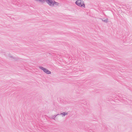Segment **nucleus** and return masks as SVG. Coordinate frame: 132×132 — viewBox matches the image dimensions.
I'll return each instance as SVG.
<instances>
[{"label": "nucleus", "mask_w": 132, "mask_h": 132, "mask_svg": "<svg viewBox=\"0 0 132 132\" xmlns=\"http://www.w3.org/2000/svg\"><path fill=\"white\" fill-rule=\"evenodd\" d=\"M59 4L58 3L55 2L54 0H50V6H54V5L58 6Z\"/></svg>", "instance_id": "obj_2"}, {"label": "nucleus", "mask_w": 132, "mask_h": 132, "mask_svg": "<svg viewBox=\"0 0 132 132\" xmlns=\"http://www.w3.org/2000/svg\"><path fill=\"white\" fill-rule=\"evenodd\" d=\"M75 4L79 7L85 8L84 2L82 0H77L75 2Z\"/></svg>", "instance_id": "obj_1"}, {"label": "nucleus", "mask_w": 132, "mask_h": 132, "mask_svg": "<svg viewBox=\"0 0 132 132\" xmlns=\"http://www.w3.org/2000/svg\"><path fill=\"white\" fill-rule=\"evenodd\" d=\"M39 68L40 69L42 70L45 73L47 74H50V71L47 69L44 68L43 67L39 66Z\"/></svg>", "instance_id": "obj_3"}, {"label": "nucleus", "mask_w": 132, "mask_h": 132, "mask_svg": "<svg viewBox=\"0 0 132 132\" xmlns=\"http://www.w3.org/2000/svg\"><path fill=\"white\" fill-rule=\"evenodd\" d=\"M59 115V114H57L56 115H54V116H52L51 117V118L52 119H53L55 120V117H56L57 116Z\"/></svg>", "instance_id": "obj_6"}, {"label": "nucleus", "mask_w": 132, "mask_h": 132, "mask_svg": "<svg viewBox=\"0 0 132 132\" xmlns=\"http://www.w3.org/2000/svg\"><path fill=\"white\" fill-rule=\"evenodd\" d=\"M35 1L40 3L42 4H44L45 2L47 3L50 5V0H34Z\"/></svg>", "instance_id": "obj_4"}, {"label": "nucleus", "mask_w": 132, "mask_h": 132, "mask_svg": "<svg viewBox=\"0 0 132 132\" xmlns=\"http://www.w3.org/2000/svg\"><path fill=\"white\" fill-rule=\"evenodd\" d=\"M100 19L102 20L104 22H105L107 23V22H108V19H106L105 20H103L102 19Z\"/></svg>", "instance_id": "obj_7"}, {"label": "nucleus", "mask_w": 132, "mask_h": 132, "mask_svg": "<svg viewBox=\"0 0 132 132\" xmlns=\"http://www.w3.org/2000/svg\"><path fill=\"white\" fill-rule=\"evenodd\" d=\"M50 74H51V72L50 71Z\"/></svg>", "instance_id": "obj_8"}, {"label": "nucleus", "mask_w": 132, "mask_h": 132, "mask_svg": "<svg viewBox=\"0 0 132 132\" xmlns=\"http://www.w3.org/2000/svg\"><path fill=\"white\" fill-rule=\"evenodd\" d=\"M68 113L67 112H64L62 113H61L60 114H59V115H62V117H64L66 115H68Z\"/></svg>", "instance_id": "obj_5"}]
</instances>
